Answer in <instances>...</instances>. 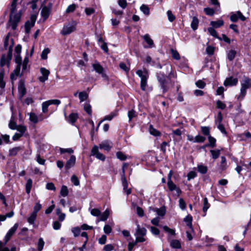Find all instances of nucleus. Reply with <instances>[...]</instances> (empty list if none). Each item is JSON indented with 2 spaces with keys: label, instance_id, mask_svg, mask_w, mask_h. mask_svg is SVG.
Returning a JSON list of instances; mask_svg holds the SVG:
<instances>
[{
  "label": "nucleus",
  "instance_id": "obj_20",
  "mask_svg": "<svg viewBox=\"0 0 251 251\" xmlns=\"http://www.w3.org/2000/svg\"><path fill=\"white\" fill-rule=\"evenodd\" d=\"M192 217L190 215L187 216L184 219V221L186 223L187 226L190 228L191 231L193 232L192 224Z\"/></svg>",
  "mask_w": 251,
  "mask_h": 251
},
{
  "label": "nucleus",
  "instance_id": "obj_62",
  "mask_svg": "<svg viewBox=\"0 0 251 251\" xmlns=\"http://www.w3.org/2000/svg\"><path fill=\"white\" fill-rule=\"evenodd\" d=\"M208 139L209 142L208 146L214 147L215 146L216 139L210 135L208 136Z\"/></svg>",
  "mask_w": 251,
  "mask_h": 251
},
{
  "label": "nucleus",
  "instance_id": "obj_35",
  "mask_svg": "<svg viewBox=\"0 0 251 251\" xmlns=\"http://www.w3.org/2000/svg\"><path fill=\"white\" fill-rule=\"evenodd\" d=\"M154 211H155L157 215L159 216L163 217L165 215L166 213V210L164 207H161L160 208H156L154 210Z\"/></svg>",
  "mask_w": 251,
  "mask_h": 251
},
{
  "label": "nucleus",
  "instance_id": "obj_23",
  "mask_svg": "<svg viewBox=\"0 0 251 251\" xmlns=\"http://www.w3.org/2000/svg\"><path fill=\"white\" fill-rule=\"evenodd\" d=\"M224 21L222 20H219L217 21H211L210 22L211 25L214 28H218L224 25Z\"/></svg>",
  "mask_w": 251,
  "mask_h": 251
},
{
  "label": "nucleus",
  "instance_id": "obj_31",
  "mask_svg": "<svg viewBox=\"0 0 251 251\" xmlns=\"http://www.w3.org/2000/svg\"><path fill=\"white\" fill-rule=\"evenodd\" d=\"M227 167L226 159L224 156L221 157V162L220 165V169L221 171L225 170Z\"/></svg>",
  "mask_w": 251,
  "mask_h": 251
},
{
  "label": "nucleus",
  "instance_id": "obj_13",
  "mask_svg": "<svg viewBox=\"0 0 251 251\" xmlns=\"http://www.w3.org/2000/svg\"><path fill=\"white\" fill-rule=\"evenodd\" d=\"M238 79L237 78H233V77H229L226 79L224 81V85L225 86H235L238 83Z\"/></svg>",
  "mask_w": 251,
  "mask_h": 251
},
{
  "label": "nucleus",
  "instance_id": "obj_55",
  "mask_svg": "<svg viewBox=\"0 0 251 251\" xmlns=\"http://www.w3.org/2000/svg\"><path fill=\"white\" fill-rule=\"evenodd\" d=\"M50 105L48 101L44 102L42 103V111L43 113H46L48 112V108Z\"/></svg>",
  "mask_w": 251,
  "mask_h": 251
},
{
  "label": "nucleus",
  "instance_id": "obj_26",
  "mask_svg": "<svg viewBox=\"0 0 251 251\" xmlns=\"http://www.w3.org/2000/svg\"><path fill=\"white\" fill-rule=\"evenodd\" d=\"M199 22V20L196 17H194L193 18V20L191 24V26L194 30H195L197 29Z\"/></svg>",
  "mask_w": 251,
  "mask_h": 251
},
{
  "label": "nucleus",
  "instance_id": "obj_22",
  "mask_svg": "<svg viewBox=\"0 0 251 251\" xmlns=\"http://www.w3.org/2000/svg\"><path fill=\"white\" fill-rule=\"evenodd\" d=\"M22 149L21 147H14L9 151V154L10 156H15L17 154L18 152L22 150Z\"/></svg>",
  "mask_w": 251,
  "mask_h": 251
},
{
  "label": "nucleus",
  "instance_id": "obj_17",
  "mask_svg": "<svg viewBox=\"0 0 251 251\" xmlns=\"http://www.w3.org/2000/svg\"><path fill=\"white\" fill-rule=\"evenodd\" d=\"M50 14V9L48 8L47 6H44L42 9L41 12V15L44 20H46L49 16Z\"/></svg>",
  "mask_w": 251,
  "mask_h": 251
},
{
  "label": "nucleus",
  "instance_id": "obj_57",
  "mask_svg": "<svg viewBox=\"0 0 251 251\" xmlns=\"http://www.w3.org/2000/svg\"><path fill=\"white\" fill-rule=\"evenodd\" d=\"M116 156L118 159L121 160H125L127 158L126 155L121 151H118L116 153Z\"/></svg>",
  "mask_w": 251,
  "mask_h": 251
},
{
  "label": "nucleus",
  "instance_id": "obj_48",
  "mask_svg": "<svg viewBox=\"0 0 251 251\" xmlns=\"http://www.w3.org/2000/svg\"><path fill=\"white\" fill-rule=\"evenodd\" d=\"M210 152L211 153L212 156L213 158L214 159H217L219 157L220 154V150H211Z\"/></svg>",
  "mask_w": 251,
  "mask_h": 251
},
{
  "label": "nucleus",
  "instance_id": "obj_3",
  "mask_svg": "<svg viewBox=\"0 0 251 251\" xmlns=\"http://www.w3.org/2000/svg\"><path fill=\"white\" fill-rule=\"evenodd\" d=\"M136 74L141 78V88L143 91H145L147 86V79L149 77L148 73L147 71H142L141 70H139L136 71Z\"/></svg>",
  "mask_w": 251,
  "mask_h": 251
},
{
  "label": "nucleus",
  "instance_id": "obj_14",
  "mask_svg": "<svg viewBox=\"0 0 251 251\" xmlns=\"http://www.w3.org/2000/svg\"><path fill=\"white\" fill-rule=\"evenodd\" d=\"M75 156L72 155L71 156L70 158L67 161L66 165L65 166V169L66 170L70 169L71 167H73L75 163Z\"/></svg>",
  "mask_w": 251,
  "mask_h": 251
},
{
  "label": "nucleus",
  "instance_id": "obj_58",
  "mask_svg": "<svg viewBox=\"0 0 251 251\" xmlns=\"http://www.w3.org/2000/svg\"><path fill=\"white\" fill-rule=\"evenodd\" d=\"M4 72L1 71L0 73V87L4 88L5 86V82L3 81Z\"/></svg>",
  "mask_w": 251,
  "mask_h": 251
},
{
  "label": "nucleus",
  "instance_id": "obj_50",
  "mask_svg": "<svg viewBox=\"0 0 251 251\" xmlns=\"http://www.w3.org/2000/svg\"><path fill=\"white\" fill-rule=\"evenodd\" d=\"M163 228L166 232H168L171 235H175L176 234L175 230L174 229L170 228L167 226H163Z\"/></svg>",
  "mask_w": 251,
  "mask_h": 251
},
{
  "label": "nucleus",
  "instance_id": "obj_5",
  "mask_svg": "<svg viewBox=\"0 0 251 251\" xmlns=\"http://www.w3.org/2000/svg\"><path fill=\"white\" fill-rule=\"evenodd\" d=\"M137 229L135 232L136 242H143L146 239L144 236L147 233V230L144 227H141L139 225L137 226Z\"/></svg>",
  "mask_w": 251,
  "mask_h": 251
},
{
  "label": "nucleus",
  "instance_id": "obj_56",
  "mask_svg": "<svg viewBox=\"0 0 251 251\" xmlns=\"http://www.w3.org/2000/svg\"><path fill=\"white\" fill-rule=\"evenodd\" d=\"M29 62L28 57H26L25 58L23 62L22 63L21 65H22V71H24L26 70L27 68V65Z\"/></svg>",
  "mask_w": 251,
  "mask_h": 251
},
{
  "label": "nucleus",
  "instance_id": "obj_47",
  "mask_svg": "<svg viewBox=\"0 0 251 251\" xmlns=\"http://www.w3.org/2000/svg\"><path fill=\"white\" fill-rule=\"evenodd\" d=\"M140 10L146 15H149L150 13L149 8L146 5H142L140 7Z\"/></svg>",
  "mask_w": 251,
  "mask_h": 251
},
{
  "label": "nucleus",
  "instance_id": "obj_54",
  "mask_svg": "<svg viewBox=\"0 0 251 251\" xmlns=\"http://www.w3.org/2000/svg\"><path fill=\"white\" fill-rule=\"evenodd\" d=\"M201 132L205 135H210V129L207 126H202L201 127Z\"/></svg>",
  "mask_w": 251,
  "mask_h": 251
},
{
  "label": "nucleus",
  "instance_id": "obj_1",
  "mask_svg": "<svg viewBox=\"0 0 251 251\" xmlns=\"http://www.w3.org/2000/svg\"><path fill=\"white\" fill-rule=\"evenodd\" d=\"M17 2V1H16L15 3H14V0H13L11 5L10 16L8 23V26H11L13 30L16 29L17 25L20 22L21 17L20 12L15 13Z\"/></svg>",
  "mask_w": 251,
  "mask_h": 251
},
{
  "label": "nucleus",
  "instance_id": "obj_63",
  "mask_svg": "<svg viewBox=\"0 0 251 251\" xmlns=\"http://www.w3.org/2000/svg\"><path fill=\"white\" fill-rule=\"evenodd\" d=\"M222 120H223V117H222V113L221 112H219L218 113L217 117L215 120L216 124L217 125H218L219 124H222L221 123H222Z\"/></svg>",
  "mask_w": 251,
  "mask_h": 251
},
{
  "label": "nucleus",
  "instance_id": "obj_29",
  "mask_svg": "<svg viewBox=\"0 0 251 251\" xmlns=\"http://www.w3.org/2000/svg\"><path fill=\"white\" fill-rule=\"evenodd\" d=\"M110 214L109 210L108 209L105 210L103 213L101 215V217L100 219L99 220L102 221H105L107 220V219L108 218L109 215Z\"/></svg>",
  "mask_w": 251,
  "mask_h": 251
},
{
  "label": "nucleus",
  "instance_id": "obj_44",
  "mask_svg": "<svg viewBox=\"0 0 251 251\" xmlns=\"http://www.w3.org/2000/svg\"><path fill=\"white\" fill-rule=\"evenodd\" d=\"M71 230L75 237H77L80 235L81 230L79 227H73Z\"/></svg>",
  "mask_w": 251,
  "mask_h": 251
},
{
  "label": "nucleus",
  "instance_id": "obj_38",
  "mask_svg": "<svg viewBox=\"0 0 251 251\" xmlns=\"http://www.w3.org/2000/svg\"><path fill=\"white\" fill-rule=\"evenodd\" d=\"M37 215V214H36L35 213L32 212L30 215V216L27 218V222L30 224H33L35 220H36Z\"/></svg>",
  "mask_w": 251,
  "mask_h": 251
},
{
  "label": "nucleus",
  "instance_id": "obj_4",
  "mask_svg": "<svg viewBox=\"0 0 251 251\" xmlns=\"http://www.w3.org/2000/svg\"><path fill=\"white\" fill-rule=\"evenodd\" d=\"M157 78L161 88L163 89V93L167 92L169 88L167 76L163 73H159L157 75Z\"/></svg>",
  "mask_w": 251,
  "mask_h": 251
},
{
  "label": "nucleus",
  "instance_id": "obj_37",
  "mask_svg": "<svg viewBox=\"0 0 251 251\" xmlns=\"http://www.w3.org/2000/svg\"><path fill=\"white\" fill-rule=\"evenodd\" d=\"M68 193L69 191L67 187L65 185H63L61 188L60 195L62 197H65L68 195Z\"/></svg>",
  "mask_w": 251,
  "mask_h": 251
},
{
  "label": "nucleus",
  "instance_id": "obj_2",
  "mask_svg": "<svg viewBox=\"0 0 251 251\" xmlns=\"http://www.w3.org/2000/svg\"><path fill=\"white\" fill-rule=\"evenodd\" d=\"M240 93L237 97L239 100H242L247 93V89L251 87V79L247 76H244L241 82Z\"/></svg>",
  "mask_w": 251,
  "mask_h": 251
},
{
  "label": "nucleus",
  "instance_id": "obj_19",
  "mask_svg": "<svg viewBox=\"0 0 251 251\" xmlns=\"http://www.w3.org/2000/svg\"><path fill=\"white\" fill-rule=\"evenodd\" d=\"M143 38L148 44L149 47L151 48L154 47V43L149 34H146L143 36Z\"/></svg>",
  "mask_w": 251,
  "mask_h": 251
},
{
  "label": "nucleus",
  "instance_id": "obj_34",
  "mask_svg": "<svg viewBox=\"0 0 251 251\" xmlns=\"http://www.w3.org/2000/svg\"><path fill=\"white\" fill-rule=\"evenodd\" d=\"M32 179L30 178L28 179L27 180V182L26 183V185H25L26 192L28 194L30 193V190L32 187Z\"/></svg>",
  "mask_w": 251,
  "mask_h": 251
},
{
  "label": "nucleus",
  "instance_id": "obj_18",
  "mask_svg": "<svg viewBox=\"0 0 251 251\" xmlns=\"http://www.w3.org/2000/svg\"><path fill=\"white\" fill-rule=\"evenodd\" d=\"M110 142L107 141L101 143L99 145L100 149H103L106 151H109L112 147Z\"/></svg>",
  "mask_w": 251,
  "mask_h": 251
},
{
  "label": "nucleus",
  "instance_id": "obj_6",
  "mask_svg": "<svg viewBox=\"0 0 251 251\" xmlns=\"http://www.w3.org/2000/svg\"><path fill=\"white\" fill-rule=\"evenodd\" d=\"M15 60L16 63L18 64L16 69L14 70L13 72L10 75L11 79H15L19 75L21 66L22 64V58L20 54H16L15 55Z\"/></svg>",
  "mask_w": 251,
  "mask_h": 251
},
{
  "label": "nucleus",
  "instance_id": "obj_36",
  "mask_svg": "<svg viewBox=\"0 0 251 251\" xmlns=\"http://www.w3.org/2000/svg\"><path fill=\"white\" fill-rule=\"evenodd\" d=\"M207 30L209 32V33L210 34V35H211L212 36H213V37H214L215 38H218L220 40H222V38H221L220 37H218V34L217 33V32L214 29V27H209L207 29Z\"/></svg>",
  "mask_w": 251,
  "mask_h": 251
},
{
  "label": "nucleus",
  "instance_id": "obj_12",
  "mask_svg": "<svg viewBox=\"0 0 251 251\" xmlns=\"http://www.w3.org/2000/svg\"><path fill=\"white\" fill-rule=\"evenodd\" d=\"M36 21V17L31 16V21H27L25 23V28L26 33H28L30 32V29L34 25Z\"/></svg>",
  "mask_w": 251,
  "mask_h": 251
},
{
  "label": "nucleus",
  "instance_id": "obj_41",
  "mask_svg": "<svg viewBox=\"0 0 251 251\" xmlns=\"http://www.w3.org/2000/svg\"><path fill=\"white\" fill-rule=\"evenodd\" d=\"M50 49L49 48H46L44 49L41 54V57L42 59L45 60L48 58V54L50 52Z\"/></svg>",
  "mask_w": 251,
  "mask_h": 251
},
{
  "label": "nucleus",
  "instance_id": "obj_9",
  "mask_svg": "<svg viewBox=\"0 0 251 251\" xmlns=\"http://www.w3.org/2000/svg\"><path fill=\"white\" fill-rule=\"evenodd\" d=\"M40 72L42 74V75L38 77V79L41 82H45L48 79V77L50 74V72L49 70L45 68H41Z\"/></svg>",
  "mask_w": 251,
  "mask_h": 251
},
{
  "label": "nucleus",
  "instance_id": "obj_21",
  "mask_svg": "<svg viewBox=\"0 0 251 251\" xmlns=\"http://www.w3.org/2000/svg\"><path fill=\"white\" fill-rule=\"evenodd\" d=\"M170 246L174 249H180L181 248V244L179 241L178 240H172L170 242Z\"/></svg>",
  "mask_w": 251,
  "mask_h": 251
},
{
  "label": "nucleus",
  "instance_id": "obj_52",
  "mask_svg": "<svg viewBox=\"0 0 251 251\" xmlns=\"http://www.w3.org/2000/svg\"><path fill=\"white\" fill-rule=\"evenodd\" d=\"M209 207V204L208 202V200L206 198H204L203 200V211L204 212H206L207 209Z\"/></svg>",
  "mask_w": 251,
  "mask_h": 251
},
{
  "label": "nucleus",
  "instance_id": "obj_60",
  "mask_svg": "<svg viewBox=\"0 0 251 251\" xmlns=\"http://www.w3.org/2000/svg\"><path fill=\"white\" fill-rule=\"evenodd\" d=\"M217 107L219 109H224L226 107V105L222 101L218 100L216 102Z\"/></svg>",
  "mask_w": 251,
  "mask_h": 251
},
{
  "label": "nucleus",
  "instance_id": "obj_24",
  "mask_svg": "<svg viewBox=\"0 0 251 251\" xmlns=\"http://www.w3.org/2000/svg\"><path fill=\"white\" fill-rule=\"evenodd\" d=\"M56 213L58 216V220L60 222L63 221L66 217L65 213H62L61 210L60 208H57L56 210Z\"/></svg>",
  "mask_w": 251,
  "mask_h": 251
},
{
  "label": "nucleus",
  "instance_id": "obj_61",
  "mask_svg": "<svg viewBox=\"0 0 251 251\" xmlns=\"http://www.w3.org/2000/svg\"><path fill=\"white\" fill-rule=\"evenodd\" d=\"M195 143L196 142L203 143L205 140V138L204 137H203L200 135L196 136L195 137Z\"/></svg>",
  "mask_w": 251,
  "mask_h": 251
},
{
  "label": "nucleus",
  "instance_id": "obj_46",
  "mask_svg": "<svg viewBox=\"0 0 251 251\" xmlns=\"http://www.w3.org/2000/svg\"><path fill=\"white\" fill-rule=\"evenodd\" d=\"M204 11L206 15L209 16H213L215 13L214 9L209 7L205 8L204 9Z\"/></svg>",
  "mask_w": 251,
  "mask_h": 251
},
{
  "label": "nucleus",
  "instance_id": "obj_51",
  "mask_svg": "<svg viewBox=\"0 0 251 251\" xmlns=\"http://www.w3.org/2000/svg\"><path fill=\"white\" fill-rule=\"evenodd\" d=\"M196 85L199 88L203 89L205 87L206 83L202 80H199L196 82Z\"/></svg>",
  "mask_w": 251,
  "mask_h": 251
},
{
  "label": "nucleus",
  "instance_id": "obj_8",
  "mask_svg": "<svg viewBox=\"0 0 251 251\" xmlns=\"http://www.w3.org/2000/svg\"><path fill=\"white\" fill-rule=\"evenodd\" d=\"M122 185L123 187V190L124 192L127 195H129L131 193V189H128V183L126 179V176L125 175V170L124 168H123V176H122L121 178Z\"/></svg>",
  "mask_w": 251,
  "mask_h": 251
},
{
  "label": "nucleus",
  "instance_id": "obj_10",
  "mask_svg": "<svg viewBox=\"0 0 251 251\" xmlns=\"http://www.w3.org/2000/svg\"><path fill=\"white\" fill-rule=\"evenodd\" d=\"M18 227V224H15L14 226L11 227L7 234H6L5 237H4V241H5V244H6V243L10 240L11 237L14 234L16 230L17 229Z\"/></svg>",
  "mask_w": 251,
  "mask_h": 251
},
{
  "label": "nucleus",
  "instance_id": "obj_49",
  "mask_svg": "<svg viewBox=\"0 0 251 251\" xmlns=\"http://www.w3.org/2000/svg\"><path fill=\"white\" fill-rule=\"evenodd\" d=\"M71 181L75 186H78L79 185V181L77 177L75 175H73L71 177Z\"/></svg>",
  "mask_w": 251,
  "mask_h": 251
},
{
  "label": "nucleus",
  "instance_id": "obj_11",
  "mask_svg": "<svg viewBox=\"0 0 251 251\" xmlns=\"http://www.w3.org/2000/svg\"><path fill=\"white\" fill-rule=\"evenodd\" d=\"M92 155L95 156L98 159L104 161L105 159V157L102 153L99 151L98 148L97 146H94L91 151Z\"/></svg>",
  "mask_w": 251,
  "mask_h": 251
},
{
  "label": "nucleus",
  "instance_id": "obj_43",
  "mask_svg": "<svg viewBox=\"0 0 251 251\" xmlns=\"http://www.w3.org/2000/svg\"><path fill=\"white\" fill-rule=\"evenodd\" d=\"M2 141L5 143H7L9 141V136L7 135H1L0 136V145L2 144Z\"/></svg>",
  "mask_w": 251,
  "mask_h": 251
},
{
  "label": "nucleus",
  "instance_id": "obj_42",
  "mask_svg": "<svg viewBox=\"0 0 251 251\" xmlns=\"http://www.w3.org/2000/svg\"><path fill=\"white\" fill-rule=\"evenodd\" d=\"M16 129H17V131H19V133L24 135L25 132L26 130V127L25 126L19 125L18 126Z\"/></svg>",
  "mask_w": 251,
  "mask_h": 251
},
{
  "label": "nucleus",
  "instance_id": "obj_15",
  "mask_svg": "<svg viewBox=\"0 0 251 251\" xmlns=\"http://www.w3.org/2000/svg\"><path fill=\"white\" fill-rule=\"evenodd\" d=\"M167 185L168 188L170 191L176 190L178 194L181 193L180 189L176 187V185L173 182V181H168Z\"/></svg>",
  "mask_w": 251,
  "mask_h": 251
},
{
  "label": "nucleus",
  "instance_id": "obj_33",
  "mask_svg": "<svg viewBox=\"0 0 251 251\" xmlns=\"http://www.w3.org/2000/svg\"><path fill=\"white\" fill-rule=\"evenodd\" d=\"M78 97L80 102L86 100L88 97V94L84 91L81 92L78 94Z\"/></svg>",
  "mask_w": 251,
  "mask_h": 251
},
{
  "label": "nucleus",
  "instance_id": "obj_45",
  "mask_svg": "<svg viewBox=\"0 0 251 251\" xmlns=\"http://www.w3.org/2000/svg\"><path fill=\"white\" fill-rule=\"evenodd\" d=\"M171 53H172L173 57L175 59H176V60H179L180 59V57L179 54L178 53V52L176 50H173V49H171Z\"/></svg>",
  "mask_w": 251,
  "mask_h": 251
},
{
  "label": "nucleus",
  "instance_id": "obj_40",
  "mask_svg": "<svg viewBox=\"0 0 251 251\" xmlns=\"http://www.w3.org/2000/svg\"><path fill=\"white\" fill-rule=\"evenodd\" d=\"M84 109L90 116L92 115L91 106L88 103H85L84 104Z\"/></svg>",
  "mask_w": 251,
  "mask_h": 251
},
{
  "label": "nucleus",
  "instance_id": "obj_7",
  "mask_svg": "<svg viewBox=\"0 0 251 251\" xmlns=\"http://www.w3.org/2000/svg\"><path fill=\"white\" fill-rule=\"evenodd\" d=\"M76 24L73 23L72 24H68L64 25L61 33L63 35H66L70 34L72 32L75 30Z\"/></svg>",
  "mask_w": 251,
  "mask_h": 251
},
{
  "label": "nucleus",
  "instance_id": "obj_25",
  "mask_svg": "<svg viewBox=\"0 0 251 251\" xmlns=\"http://www.w3.org/2000/svg\"><path fill=\"white\" fill-rule=\"evenodd\" d=\"M28 115L29 117V120L30 122H32L34 124H36L38 122V118L37 116L33 112H30L28 113Z\"/></svg>",
  "mask_w": 251,
  "mask_h": 251
},
{
  "label": "nucleus",
  "instance_id": "obj_30",
  "mask_svg": "<svg viewBox=\"0 0 251 251\" xmlns=\"http://www.w3.org/2000/svg\"><path fill=\"white\" fill-rule=\"evenodd\" d=\"M198 171L199 172L202 174H205L207 172V167L206 166L203 165H199L197 167Z\"/></svg>",
  "mask_w": 251,
  "mask_h": 251
},
{
  "label": "nucleus",
  "instance_id": "obj_59",
  "mask_svg": "<svg viewBox=\"0 0 251 251\" xmlns=\"http://www.w3.org/2000/svg\"><path fill=\"white\" fill-rule=\"evenodd\" d=\"M214 50L215 48L213 47L209 46L206 48V52L208 55H212L214 53Z\"/></svg>",
  "mask_w": 251,
  "mask_h": 251
},
{
  "label": "nucleus",
  "instance_id": "obj_53",
  "mask_svg": "<svg viewBox=\"0 0 251 251\" xmlns=\"http://www.w3.org/2000/svg\"><path fill=\"white\" fill-rule=\"evenodd\" d=\"M91 214L94 216L98 217L100 215L101 212L97 208H93L91 210Z\"/></svg>",
  "mask_w": 251,
  "mask_h": 251
},
{
  "label": "nucleus",
  "instance_id": "obj_16",
  "mask_svg": "<svg viewBox=\"0 0 251 251\" xmlns=\"http://www.w3.org/2000/svg\"><path fill=\"white\" fill-rule=\"evenodd\" d=\"M95 71L99 74H101L102 76L105 77L106 75L103 74V68L99 63H95L92 65Z\"/></svg>",
  "mask_w": 251,
  "mask_h": 251
},
{
  "label": "nucleus",
  "instance_id": "obj_64",
  "mask_svg": "<svg viewBox=\"0 0 251 251\" xmlns=\"http://www.w3.org/2000/svg\"><path fill=\"white\" fill-rule=\"evenodd\" d=\"M46 188L48 190H52L53 191H55L56 190V188L54 184L52 182L48 183L46 184Z\"/></svg>",
  "mask_w": 251,
  "mask_h": 251
},
{
  "label": "nucleus",
  "instance_id": "obj_28",
  "mask_svg": "<svg viewBox=\"0 0 251 251\" xmlns=\"http://www.w3.org/2000/svg\"><path fill=\"white\" fill-rule=\"evenodd\" d=\"M117 114V112L115 111V112H112L111 113V114H110L109 115H107L101 121V122L99 124V125H98V126H99V125L100 124V123L101 122H102L103 121H105V120H108V121H110L115 116H116Z\"/></svg>",
  "mask_w": 251,
  "mask_h": 251
},
{
  "label": "nucleus",
  "instance_id": "obj_27",
  "mask_svg": "<svg viewBox=\"0 0 251 251\" xmlns=\"http://www.w3.org/2000/svg\"><path fill=\"white\" fill-rule=\"evenodd\" d=\"M78 118V115L76 113H71L68 117V122L71 124H74L75 122Z\"/></svg>",
  "mask_w": 251,
  "mask_h": 251
},
{
  "label": "nucleus",
  "instance_id": "obj_39",
  "mask_svg": "<svg viewBox=\"0 0 251 251\" xmlns=\"http://www.w3.org/2000/svg\"><path fill=\"white\" fill-rule=\"evenodd\" d=\"M150 133L155 136H158L160 135V133L159 131L157 130L156 129L154 128L152 125H150Z\"/></svg>",
  "mask_w": 251,
  "mask_h": 251
},
{
  "label": "nucleus",
  "instance_id": "obj_32",
  "mask_svg": "<svg viewBox=\"0 0 251 251\" xmlns=\"http://www.w3.org/2000/svg\"><path fill=\"white\" fill-rule=\"evenodd\" d=\"M236 54V51L235 50H231L227 52V58L230 61H232L235 58Z\"/></svg>",
  "mask_w": 251,
  "mask_h": 251
}]
</instances>
